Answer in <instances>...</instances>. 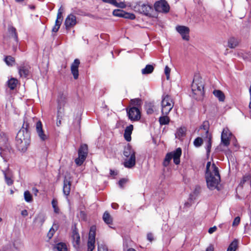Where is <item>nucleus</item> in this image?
Instances as JSON below:
<instances>
[{"label": "nucleus", "instance_id": "obj_19", "mask_svg": "<svg viewBox=\"0 0 251 251\" xmlns=\"http://www.w3.org/2000/svg\"><path fill=\"white\" fill-rule=\"evenodd\" d=\"M71 186V181L70 179L65 177L64 180V185L63 188V192L64 195L66 196H68L70 193Z\"/></svg>", "mask_w": 251, "mask_h": 251}, {"label": "nucleus", "instance_id": "obj_17", "mask_svg": "<svg viewBox=\"0 0 251 251\" xmlns=\"http://www.w3.org/2000/svg\"><path fill=\"white\" fill-rule=\"evenodd\" d=\"M30 67L28 65H21L18 68L20 76L22 77H26L30 73Z\"/></svg>", "mask_w": 251, "mask_h": 251}, {"label": "nucleus", "instance_id": "obj_7", "mask_svg": "<svg viewBox=\"0 0 251 251\" xmlns=\"http://www.w3.org/2000/svg\"><path fill=\"white\" fill-rule=\"evenodd\" d=\"M88 146L85 144H81L78 151V156L75 159L77 166H81L85 160L88 155Z\"/></svg>", "mask_w": 251, "mask_h": 251}, {"label": "nucleus", "instance_id": "obj_37", "mask_svg": "<svg viewBox=\"0 0 251 251\" xmlns=\"http://www.w3.org/2000/svg\"><path fill=\"white\" fill-rule=\"evenodd\" d=\"M5 62L8 66H13L15 63V59L11 56H7L5 58Z\"/></svg>", "mask_w": 251, "mask_h": 251}, {"label": "nucleus", "instance_id": "obj_56", "mask_svg": "<svg viewBox=\"0 0 251 251\" xmlns=\"http://www.w3.org/2000/svg\"><path fill=\"white\" fill-rule=\"evenodd\" d=\"M214 246L213 245H210L206 249V251H214Z\"/></svg>", "mask_w": 251, "mask_h": 251}, {"label": "nucleus", "instance_id": "obj_53", "mask_svg": "<svg viewBox=\"0 0 251 251\" xmlns=\"http://www.w3.org/2000/svg\"><path fill=\"white\" fill-rule=\"evenodd\" d=\"M126 179H122L119 181V185L120 186V187L123 188L124 186V185L126 183Z\"/></svg>", "mask_w": 251, "mask_h": 251}, {"label": "nucleus", "instance_id": "obj_42", "mask_svg": "<svg viewBox=\"0 0 251 251\" xmlns=\"http://www.w3.org/2000/svg\"><path fill=\"white\" fill-rule=\"evenodd\" d=\"M51 204L53 208L54 212L56 213H59V209L57 206V201L55 199H53L51 201Z\"/></svg>", "mask_w": 251, "mask_h": 251}, {"label": "nucleus", "instance_id": "obj_61", "mask_svg": "<svg viewBox=\"0 0 251 251\" xmlns=\"http://www.w3.org/2000/svg\"><path fill=\"white\" fill-rule=\"evenodd\" d=\"M61 22H62V21H61L60 19H56V20L55 21V25H58V26H60Z\"/></svg>", "mask_w": 251, "mask_h": 251}, {"label": "nucleus", "instance_id": "obj_4", "mask_svg": "<svg viewBox=\"0 0 251 251\" xmlns=\"http://www.w3.org/2000/svg\"><path fill=\"white\" fill-rule=\"evenodd\" d=\"M191 88L194 95L196 96V99L201 98L203 95V84L201 79L198 76H195L194 77Z\"/></svg>", "mask_w": 251, "mask_h": 251}, {"label": "nucleus", "instance_id": "obj_39", "mask_svg": "<svg viewBox=\"0 0 251 251\" xmlns=\"http://www.w3.org/2000/svg\"><path fill=\"white\" fill-rule=\"evenodd\" d=\"M237 241H233L228 247L227 251H235L237 246Z\"/></svg>", "mask_w": 251, "mask_h": 251}, {"label": "nucleus", "instance_id": "obj_50", "mask_svg": "<svg viewBox=\"0 0 251 251\" xmlns=\"http://www.w3.org/2000/svg\"><path fill=\"white\" fill-rule=\"evenodd\" d=\"M141 100L139 99H133L131 100V103L134 106H138L140 104Z\"/></svg>", "mask_w": 251, "mask_h": 251}, {"label": "nucleus", "instance_id": "obj_45", "mask_svg": "<svg viewBox=\"0 0 251 251\" xmlns=\"http://www.w3.org/2000/svg\"><path fill=\"white\" fill-rule=\"evenodd\" d=\"M123 18L130 20H134V19H135V16L133 13H127L125 11Z\"/></svg>", "mask_w": 251, "mask_h": 251}, {"label": "nucleus", "instance_id": "obj_63", "mask_svg": "<svg viewBox=\"0 0 251 251\" xmlns=\"http://www.w3.org/2000/svg\"><path fill=\"white\" fill-rule=\"evenodd\" d=\"M32 192L35 196H37V193H38V190L37 189H36L35 188H33L32 189Z\"/></svg>", "mask_w": 251, "mask_h": 251}, {"label": "nucleus", "instance_id": "obj_27", "mask_svg": "<svg viewBox=\"0 0 251 251\" xmlns=\"http://www.w3.org/2000/svg\"><path fill=\"white\" fill-rule=\"evenodd\" d=\"M239 44V41L237 39L232 37L230 38L228 41V47L230 48L233 49L236 47Z\"/></svg>", "mask_w": 251, "mask_h": 251}, {"label": "nucleus", "instance_id": "obj_58", "mask_svg": "<svg viewBox=\"0 0 251 251\" xmlns=\"http://www.w3.org/2000/svg\"><path fill=\"white\" fill-rule=\"evenodd\" d=\"M21 214L23 216H27V215H28L27 211L26 210H22V212H21Z\"/></svg>", "mask_w": 251, "mask_h": 251}, {"label": "nucleus", "instance_id": "obj_33", "mask_svg": "<svg viewBox=\"0 0 251 251\" xmlns=\"http://www.w3.org/2000/svg\"><path fill=\"white\" fill-rule=\"evenodd\" d=\"M154 70L153 67L151 65H147L144 69L142 70V73L146 75L151 73Z\"/></svg>", "mask_w": 251, "mask_h": 251}, {"label": "nucleus", "instance_id": "obj_24", "mask_svg": "<svg viewBox=\"0 0 251 251\" xmlns=\"http://www.w3.org/2000/svg\"><path fill=\"white\" fill-rule=\"evenodd\" d=\"M9 35L11 37L13 38L16 42H18V35L16 29L12 26H9L8 28Z\"/></svg>", "mask_w": 251, "mask_h": 251}, {"label": "nucleus", "instance_id": "obj_55", "mask_svg": "<svg viewBox=\"0 0 251 251\" xmlns=\"http://www.w3.org/2000/svg\"><path fill=\"white\" fill-rule=\"evenodd\" d=\"M147 239L150 241L151 242L153 240V236L152 233H149L147 234Z\"/></svg>", "mask_w": 251, "mask_h": 251}, {"label": "nucleus", "instance_id": "obj_29", "mask_svg": "<svg viewBox=\"0 0 251 251\" xmlns=\"http://www.w3.org/2000/svg\"><path fill=\"white\" fill-rule=\"evenodd\" d=\"M18 82L16 78L12 77L7 81V85L11 90H13L16 87Z\"/></svg>", "mask_w": 251, "mask_h": 251}, {"label": "nucleus", "instance_id": "obj_21", "mask_svg": "<svg viewBox=\"0 0 251 251\" xmlns=\"http://www.w3.org/2000/svg\"><path fill=\"white\" fill-rule=\"evenodd\" d=\"M171 154H172V158L174 159V163L176 165L180 163L181 149L178 148L175 151L171 152Z\"/></svg>", "mask_w": 251, "mask_h": 251}, {"label": "nucleus", "instance_id": "obj_59", "mask_svg": "<svg viewBox=\"0 0 251 251\" xmlns=\"http://www.w3.org/2000/svg\"><path fill=\"white\" fill-rule=\"evenodd\" d=\"M111 206L113 209H116L118 208V204L116 203H113L111 204Z\"/></svg>", "mask_w": 251, "mask_h": 251}, {"label": "nucleus", "instance_id": "obj_44", "mask_svg": "<svg viewBox=\"0 0 251 251\" xmlns=\"http://www.w3.org/2000/svg\"><path fill=\"white\" fill-rule=\"evenodd\" d=\"M57 229V226L54 225L49 230L47 234V236L49 239H50L53 235L55 230Z\"/></svg>", "mask_w": 251, "mask_h": 251}, {"label": "nucleus", "instance_id": "obj_10", "mask_svg": "<svg viewBox=\"0 0 251 251\" xmlns=\"http://www.w3.org/2000/svg\"><path fill=\"white\" fill-rule=\"evenodd\" d=\"M231 132L227 128L223 129L221 134V143L225 146H228L230 144Z\"/></svg>", "mask_w": 251, "mask_h": 251}, {"label": "nucleus", "instance_id": "obj_35", "mask_svg": "<svg viewBox=\"0 0 251 251\" xmlns=\"http://www.w3.org/2000/svg\"><path fill=\"white\" fill-rule=\"evenodd\" d=\"M246 184H247L248 186H251V176L250 175L245 176L241 182V184L242 186Z\"/></svg>", "mask_w": 251, "mask_h": 251}, {"label": "nucleus", "instance_id": "obj_9", "mask_svg": "<svg viewBox=\"0 0 251 251\" xmlns=\"http://www.w3.org/2000/svg\"><path fill=\"white\" fill-rule=\"evenodd\" d=\"M95 230L96 227L95 226H92L90 228L87 242V251H93L95 248Z\"/></svg>", "mask_w": 251, "mask_h": 251}, {"label": "nucleus", "instance_id": "obj_43", "mask_svg": "<svg viewBox=\"0 0 251 251\" xmlns=\"http://www.w3.org/2000/svg\"><path fill=\"white\" fill-rule=\"evenodd\" d=\"M124 11L121 9H115L113 11V15L116 17H123Z\"/></svg>", "mask_w": 251, "mask_h": 251}, {"label": "nucleus", "instance_id": "obj_26", "mask_svg": "<svg viewBox=\"0 0 251 251\" xmlns=\"http://www.w3.org/2000/svg\"><path fill=\"white\" fill-rule=\"evenodd\" d=\"M103 2L110 3L116 7L120 8H125L126 4L124 2L118 3L116 0H102Z\"/></svg>", "mask_w": 251, "mask_h": 251}, {"label": "nucleus", "instance_id": "obj_12", "mask_svg": "<svg viewBox=\"0 0 251 251\" xmlns=\"http://www.w3.org/2000/svg\"><path fill=\"white\" fill-rule=\"evenodd\" d=\"M176 30L181 35L182 38L184 40L188 41L189 40V28L183 25H177L176 27Z\"/></svg>", "mask_w": 251, "mask_h": 251}, {"label": "nucleus", "instance_id": "obj_31", "mask_svg": "<svg viewBox=\"0 0 251 251\" xmlns=\"http://www.w3.org/2000/svg\"><path fill=\"white\" fill-rule=\"evenodd\" d=\"M104 222L107 225H110L112 223L113 219L109 213L105 211L102 216Z\"/></svg>", "mask_w": 251, "mask_h": 251}, {"label": "nucleus", "instance_id": "obj_40", "mask_svg": "<svg viewBox=\"0 0 251 251\" xmlns=\"http://www.w3.org/2000/svg\"><path fill=\"white\" fill-rule=\"evenodd\" d=\"M7 141V138L5 134L2 132H0V145L4 144Z\"/></svg>", "mask_w": 251, "mask_h": 251}, {"label": "nucleus", "instance_id": "obj_49", "mask_svg": "<svg viewBox=\"0 0 251 251\" xmlns=\"http://www.w3.org/2000/svg\"><path fill=\"white\" fill-rule=\"evenodd\" d=\"M171 69L170 68L166 66L165 68V74L166 76V78L167 80H169L170 77V73Z\"/></svg>", "mask_w": 251, "mask_h": 251}, {"label": "nucleus", "instance_id": "obj_46", "mask_svg": "<svg viewBox=\"0 0 251 251\" xmlns=\"http://www.w3.org/2000/svg\"><path fill=\"white\" fill-rule=\"evenodd\" d=\"M203 143V140L201 137H197L194 141V145L196 147H200Z\"/></svg>", "mask_w": 251, "mask_h": 251}, {"label": "nucleus", "instance_id": "obj_41", "mask_svg": "<svg viewBox=\"0 0 251 251\" xmlns=\"http://www.w3.org/2000/svg\"><path fill=\"white\" fill-rule=\"evenodd\" d=\"M63 116V112H57V120H56L57 126H61V120L62 119Z\"/></svg>", "mask_w": 251, "mask_h": 251}, {"label": "nucleus", "instance_id": "obj_30", "mask_svg": "<svg viewBox=\"0 0 251 251\" xmlns=\"http://www.w3.org/2000/svg\"><path fill=\"white\" fill-rule=\"evenodd\" d=\"M73 238L74 246L75 248H77L80 243V236L79 234L77 232L74 231L73 234Z\"/></svg>", "mask_w": 251, "mask_h": 251}, {"label": "nucleus", "instance_id": "obj_38", "mask_svg": "<svg viewBox=\"0 0 251 251\" xmlns=\"http://www.w3.org/2000/svg\"><path fill=\"white\" fill-rule=\"evenodd\" d=\"M24 199L26 202H30L32 201V197L28 191L24 192Z\"/></svg>", "mask_w": 251, "mask_h": 251}, {"label": "nucleus", "instance_id": "obj_2", "mask_svg": "<svg viewBox=\"0 0 251 251\" xmlns=\"http://www.w3.org/2000/svg\"><path fill=\"white\" fill-rule=\"evenodd\" d=\"M28 124L24 122L16 137V145L19 151L25 152L30 144V135L27 130Z\"/></svg>", "mask_w": 251, "mask_h": 251}, {"label": "nucleus", "instance_id": "obj_23", "mask_svg": "<svg viewBox=\"0 0 251 251\" xmlns=\"http://www.w3.org/2000/svg\"><path fill=\"white\" fill-rule=\"evenodd\" d=\"M45 220V215L43 213H40L35 218L34 223L37 226H42Z\"/></svg>", "mask_w": 251, "mask_h": 251}, {"label": "nucleus", "instance_id": "obj_51", "mask_svg": "<svg viewBox=\"0 0 251 251\" xmlns=\"http://www.w3.org/2000/svg\"><path fill=\"white\" fill-rule=\"evenodd\" d=\"M240 218L239 217H236L233 222V223H232V226H238L239 223H240Z\"/></svg>", "mask_w": 251, "mask_h": 251}, {"label": "nucleus", "instance_id": "obj_18", "mask_svg": "<svg viewBox=\"0 0 251 251\" xmlns=\"http://www.w3.org/2000/svg\"><path fill=\"white\" fill-rule=\"evenodd\" d=\"M2 173L4 175L5 180L7 184L9 186L11 185L13 183L12 172L7 168L5 171L2 170Z\"/></svg>", "mask_w": 251, "mask_h": 251}, {"label": "nucleus", "instance_id": "obj_34", "mask_svg": "<svg viewBox=\"0 0 251 251\" xmlns=\"http://www.w3.org/2000/svg\"><path fill=\"white\" fill-rule=\"evenodd\" d=\"M185 132H186L185 128L180 127L177 129V130L176 133V138L180 139V138L185 136Z\"/></svg>", "mask_w": 251, "mask_h": 251}, {"label": "nucleus", "instance_id": "obj_3", "mask_svg": "<svg viewBox=\"0 0 251 251\" xmlns=\"http://www.w3.org/2000/svg\"><path fill=\"white\" fill-rule=\"evenodd\" d=\"M124 155L126 158L125 159L124 166L126 168H131L136 163L135 152L131 147L127 145L124 150Z\"/></svg>", "mask_w": 251, "mask_h": 251}, {"label": "nucleus", "instance_id": "obj_14", "mask_svg": "<svg viewBox=\"0 0 251 251\" xmlns=\"http://www.w3.org/2000/svg\"><path fill=\"white\" fill-rule=\"evenodd\" d=\"M36 130L37 134L41 141H45L48 139V136L45 134L43 131L42 129V124L41 121H38L36 123Z\"/></svg>", "mask_w": 251, "mask_h": 251}, {"label": "nucleus", "instance_id": "obj_11", "mask_svg": "<svg viewBox=\"0 0 251 251\" xmlns=\"http://www.w3.org/2000/svg\"><path fill=\"white\" fill-rule=\"evenodd\" d=\"M127 114L129 118L132 121H137L141 117L139 109L135 106L130 108L127 111Z\"/></svg>", "mask_w": 251, "mask_h": 251}, {"label": "nucleus", "instance_id": "obj_16", "mask_svg": "<svg viewBox=\"0 0 251 251\" xmlns=\"http://www.w3.org/2000/svg\"><path fill=\"white\" fill-rule=\"evenodd\" d=\"M79 64H80V61H79V59H75L74 62L71 65V72L73 75L74 78L75 79H77L78 77L79 74H78V68Z\"/></svg>", "mask_w": 251, "mask_h": 251}, {"label": "nucleus", "instance_id": "obj_48", "mask_svg": "<svg viewBox=\"0 0 251 251\" xmlns=\"http://www.w3.org/2000/svg\"><path fill=\"white\" fill-rule=\"evenodd\" d=\"M98 251H108L107 248L104 245L98 244Z\"/></svg>", "mask_w": 251, "mask_h": 251}, {"label": "nucleus", "instance_id": "obj_5", "mask_svg": "<svg viewBox=\"0 0 251 251\" xmlns=\"http://www.w3.org/2000/svg\"><path fill=\"white\" fill-rule=\"evenodd\" d=\"M134 11L147 16L151 17L153 11L152 7L148 3L139 2L133 7Z\"/></svg>", "mask_w": 251, "mask_h": 251}, {"label": "nucleus", "instance_id": "obj_64", "mask_svg": "<svg viewBox=\"0 0 251 251\" xmlns=\"http://www.w3.org/2000/svg\"><path fill=\"white\" fill-rule=\"evenodd\" d=\"M63 11H64V9L63 8V7L61 6L59 9H58V13H63Z\"/></svg>", "mask_w": 251, "mask_h": 251}, {"label": "nucleus", "instance_id": "obj_62", "mask_svg": "<svg viewBox=\"0 0 251 251\" xmlns=\"http://www.w3.org/2000/svg\"><path fill=\"white\" fill-rule=\"evenodd\" d=\"M249 92L250 94V102L249 103V107L250 109H251V85L250 86V89H249Z\"/></svg>", "mask_w": 251, "mask_h": 251}, {"label": "nucleus", "instance_id": "obj_22", "mask_svg": "<svg viewBox=\"0 0 251 251\" xmlns=\"http://www.w3.org/2000/svg\"><path fill=\"white\" fill-rule=\"evenodd\" d=\"M133 129V125H130L129 126H127L125 130L124 138L128 142L131 141V134L132 133Z\"/></svg>", "mask_w": 251, "mask_h": 251}, {"label": "nucleus", "instance_id": "obj_13", "mask_svg": "<svg viewBox=\"0 0 251 251\" xmlns=\"http://www.w3.org/2000/svg\"><path fill=\"white\" fill-rule=\"evenodd\" d=\"M76 18L72 14H69L66 18L65 25L67 29L74 26L76 24Z\"/></svg>", "mask_w": 251, "mask_h": 251}, {"label": "nucleus", "instance_id": "obj_20", "mask_svg": "<svg viewBox=\"0 0 251 251\" xmlns=\"http://www.w3.org/2000/svg\"><path fill=\"white\" fill-rule=\"evenodd\" d=\"M202 128L205 131L206 136L204 138L207 139V145L206 147V150L207 152L208 153L210 152V149L211 148L212 135H211V134L209 133L207 128V127H205V126H202L201 127V129H202Z\"/></svg>", "mask_w": 251, "mask_h": 251}, {"label": "nucleus", "instance_id": "obj_28", "mask_svg": "<svg viewBox=\"0 0 251 251\" xmlns=\"http://www.w3.org/2000/svg\"><path fill=\"white\" fill-rule=\"evenodd\" d=\"M53 250L54 251H67V246L63 243H59L54 246Z\"/></svg>", "mask_w": 251, "mask_h": 251}, {"label": "nucleus", "instance_id": "obj_60", "mask_svg": "<svg viewBox=\"0 0 251 251\" xmlns=\"http://www.w3.org/2000/svg\"><path fill=\"white\" fill-rule=\"evenodd\" d=\"M57 19H60L61 21H62V14L58 12L57 15Z\"/></svg>", "mask_w": 251, "mask_h": 251}, {"label": "nucleus", "instance_id": "obj_36", "mask_svg": "<svg viewBox=\"0 0 251 251\" xmlns=\"http://www.w3.org/2000/svg\"><path fill=\"white\" fill-rule=\"evenodd\" d=\"M155 108L154 105L152 103H147L146 105V109L147 110V112L149 114H152Z\"/></svg>", "mask_w": 251, "mask_h": 251}, {"label": "nucleus", "instance_id": "obj_32", "mask_svg": "<svg viewBox=\"0 0 251 251\" xmlns=\"http://www.w3.org/2000/svg\"><path fill=\"white\" fill-rule=\"evenodd\" d=\"M159 123L161 125H167L170 122V119L167 115H162L159 119Z\"/></svg>", "mask_w": 251, "mask_h": 251}, {"label": "nucleus", "instance_id": "obj_8", "mask_svg": "<svg viewBox=\"0 0 251 251\" xmlns=\"http://www.w3.org/2000/svg\"><path fill=\"white\" fill-rule=\"evenodd\" d=\"M154 7L156 11L166 13L170 10V6L165 0H161L156 1L154 4Z\"/></svg>", "mask_w": 251, "mask_h": 251}, {"label": "nucleus", "instance_id": "obj_52", "mask_svg": "<svg viewBox=\"0 0 251 251\" xmlns=\"http://www.w3.org/2000/svg\"><path fill=\"white\" fill-rule=\"evenodd\" d=\"M201 187L199 186H196L195 190H194L193 193L195 195H198L201 192Z\"/></svg>", "mask_w": 251, "mask_h": 251}, {"label": "nucleus", "instance_id": "obj_57", "mask_svg": "<svg viewBox=\"0 0 251 251\" xmlns=\"http://www.w3.org/2000/svg\"><path fill=\"white\" fill-rule=\"evenodd\" d=\"M59 28H60V26H58V25H54L52 28V30L53 32H56L58 30Z\"/></svg>", "mask_w": 251, "mask_h": 251}, {"label": "nucleus", "instance_id": "obj_25", "mask_svg": "<svg viewBox=\"0 0 251 251\" xmlns=\"http://www.w3.org/2000/svg\"><path fill=\"white\" fill-rule=\"evenodd\" d=\"M213 94L220 101H224L225 100V96L222 91L220 90H215L213 91Z\"/></svg>", "mask_w": 251, "mask_h": 251}, {"label": "nucleus", "instance_id": "obj_54", "mask_svg": "<svg viewBox=\"0 0 251 251\" xmlns=\"http://www.w3.org/2000/svg\"><path fill=\"white\" fill-rule=\"evenodd\" d=\"M217 227L216 226H214L212 227H210L208 229V233L209 234H212L213 232H214L217 230Z\"/></svg>", "mask_w": 251, "mask_h": 251}, {"label": "nucleus", "instance_id": "obj_6", "mask_svg": "<svg viewBox=\"0 0 251 251\" xmlns=\"http://www.w3.org/2000/svg\"><path fill=\"white\" fill-rule=\"evenodd\" d=\"M174 105V101L168 95H163L161 101V113L162 115H168Z\"/></svg>", "mask_w": 251, "mask_h": 251}, {"label": "nucleus", "instance_id": "obj_15", "mask_svg": "<svg viewBox=\"0 0 251 251\" xmlns=\"http://www.w3.org/2000/svg\"><path fill=\"white\" fill-rule=\"evenodd\" d=\"M66 96L64 94L61 93L59 94L57 100L58 103L57 112H63V107L64 106L66 103Z\"/></svg>", "mask_w": 251, "mask_h": 251}, {"label": "nucleus", "instance_id": "obj_1", "mask_svg": "<svg viewBox=\"0 0 251 251\" xmlns=\"http://www.w3.org/2000/svg\"><path fill=\"white\" fill-rule=\"evenodd\" d=\"M205 177L207 187L210 190H220L218 184L220 181V176L218 168L214 164L211 165L210 162H208L206 164Z\"/></svg>", "mask_w": 251, "mask_h": 251}, {"label": "nucleus", "instance_id": "obj_47", "mask_svg": "<svg viewBox=\"0 0 251 251\" xmlns=\"http://www.w3.org/2000/svg\"><path fill=\"white\" fill-rule=\"evenodd\" d=\"M172 158V154H171V152L167 153L164 160V165L167 166L169 164L170 161L171 160Z\"/></svg>", "mask_w": 251, "mask_h": 251}]
</instances>
